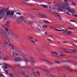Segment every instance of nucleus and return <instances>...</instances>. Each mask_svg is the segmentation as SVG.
I'll return each instance as SVG.
<instances>
[{"mask_svg": "<svg viewBox=\"0 0 77 77\" xmlns=\"http://www.w3.org/2000/svg\"><path fill=\"white\" fill-rule=\"evenodd\" d=\"M66 5L65 4L63 3L61 5H60L58 4H56L55 5V8L56 9L60 12H63V9H64L65 8H69L70 5L68 3H66Z\"/></svg>", "mask_w": 77, "mask_h": 77, "instance_id": "f257e3e1", "label": "nucleus"}, {"mask_svg": "<svg viewBox=\"0 0 77 77\" xmlns=\"http://www.w3.org/2000/svg\"><path fill=\"white\" fill-rule=\"evenodd\" d=\"M9 9L8 8L5 9V17H4V20H6L7 18V16L10 15V17H11L12 20H15L17 18V15H14V12L8 11Z\"/></svg>", "mask_w": 77, "mask_h": 77, "instance_id": "f03ea898", "label": "nucleus"}, {"mask_svg": "<svg viewBox=\"0 0 77 77\" xmlns=\"http://www.w3.org/2000/svg\"><path fill=\"white\" fill-rule=\"evenodd\" d=\"M5 30L7 32V34L8 35H5V36L3 35V33H0V35L4 38L5 40H7V41H10V39L8 38V37L10 36H11V35H12V32L11 30H9V29L8 28H5Z\"/></svg>", "mask_w": 77, "mask_h": 77, "instance_id": "7ed1b4c3", "label": "nucleus"}, {"mask_svg": "<svg viewBox=\"0 0 77 77\" xmlns=\"http://www.w3.org/2000/svg\"><path fill=\"white\" fill-rule=\"evenodd\" d=\"M75 10H71L69 8H67L66 7V9H65L64 10V12L65 14H67L68 15H70L71 14H70L69 12H70L72 14H74L75 13ZM68 11L69 12H68Z\"/></svg>", "mask_w": 77, "mask_h": 77, "instance_id": "20e7f679", "label": "nucleus"}, {"mask_svg": "<svg viewBox=\"0 0 77 77\" xmlns=\"http://www.w3.org/2000/svg\"><path fill=\"white\" fill-rule=\"evenodd\" d=\"M17 23H20L21 21L22 23L24 24L26 23V21L25 20V18L23 17H21L18 18L17 19Z\"/></svg>", "mask_w": 77, "mask_h": 77, "instance_id": "39448f33", "label": "nucleus"}, {"mask_svg": "<svg viewBox=\"0 0 77 77\" xmlns=\"http://www.w3.org/2000/svg\"><path fill=\"white\" fill-rule=\"evenodd\" d=\"M65 60H62V61H61V62H59V61H56L55 60L54 61V62L55 63H57L58 64H59V65L60 64V63H63V62H70V61L68 60L67 59H65Z\"/></svg>", "mask_w": 77, "mask_h": 77, "instance_id": "423d86ee", "label": "nucleus"}, {"mask_svg": "<svg viewBox=\"0 0 77 77\" xmlns=\"http://www.w3.org/2000/svg\"><path fill=\"white\" fill-rule=\"evenodd\" d=\"M5 9H2L0 11V16H3V18L4 20V17H5Z\"/></svg>", "mask_w": 77, "mask_h": 77, "instance_id": "0eeeda50", "label": "nucleus"}, {"mask_svg": "<svg viewBox=\"0 0 77 77\" xmlns=\"http://www.w3.org/2000/svg\"><path fill=\"white\" fill-rule=\"evenodd\" d=\"M4 65H5V66H2V68L3 69L5 70H6V69H8V67L7 66H8L9 67V65L6 64V63H4Z\"/></svg>", "mask_w": 77, "mask_h": 77, "instance_id": "6e6552de", "label": "nucleus"}, {"mask_svg": "<svg viewBox=\"0 0 77 77\" xmlns=\"http://www.w3.org/2000/svg\"><path fill=\"white\" fill-rule=\"evenodd\" d=\"M54 14L55 15H56V16H57L59 18V19L60 20H62V16L60 15L59 14L56 12H54Z\"/></svg>", "mask_w": 77, "mask_h": 77, "instance_id": "1a4fd4ad", "label": "nucleus"}, {"mask_svg": "<svg viewBox=\"0 0 77 77\" xmlns=\"http://www.w3.org/2000/svg\"><path fill=\"white\" fill-rule=\"evenodd\" d=\"M0 31H1L3 33L2 34L3 35H4V36H5V35H8L6 32L4 30L2 29H0Z\"/></svg>", "mask_w": 77, "mask_h": 77, "instance_id": "9d476101", "label": "nucleus"}, {"mask_svg": "<svg viewBox=\"0 0 77 77\" xmlns=\"http://www.w3.org/2000/svg\"><path fill=\"white\" fill-rule=\"evenodd\" d=\"M32 74L34 75H37V76H40V73L39 72L37 71L36 72H32Z\"/></svg>", "mask_w": 77, "mask_h": 77, "instance_id": "9b49d317", "label": "nucleus"}, {"mask_svg": "<svg viewBox=\"0 0 77 77\" xmlns=\"http://www.w3.org/2000/svg\"><path fill=\"white\" fill-rule=\"evenodd\" d=\"M38 14L42 17H44V18H46L47 17V15L42 14V13H39Z\"/></svg>", "mask_w": 77, "mask_h": 77, "instance_id": "f8f14e48", "label": "nucleus"}, {"mask_svg": "<svg viewBox=\"0 0 77 77\" xmlns=\"http://www.w3.org/2000/svg\"><path fill=\"white\" fill-rule=\"evenodd\" d=\"M68 50L70 51H71V52H72L74 53H77V50H73L71 49H69V50L66 49V50Z\"/></svg>", "mask_w": 77, "mask_h": 77, "instance_id": "ddd939ff", "label": "nucleus"}, {"mask_svg": "<svg viewBox=\"0 0 77 77\" xmlns=\"http://www.w3.org/2000/svg\"><path fill=\"white\" fill-rule=\"evenodd\" d=\"M42 28V27H41V26L40 25H38L37 26V29L38 30H39V32H41L42 31L41 30V29Z\"/></svg>", "mask_w": 77, "mask_h": 77, "instance_id": "4468645a", "label": "nucleus"}, {"mask_svg": "<svg viewBox=\"0 0 77 77\" xmlns=\"http://www.w3.org/2000/svg\"><path fill=\"white\" fill-rule=\"evenodd\" d=\"M14 60L15 62H18V61H20V60H21V58L17 57H15L14 59Z\"/></svg>", "mask_w": 77, "mask_h": 77, "instance_id": "2eb2a0df", "label": "nucleus"}, {"mask_svg": "<svg viewBox=\"0 0 77 77\" xmlns=\"http://www.w3.org/2000/svg\"><path fill=\"white\" fill-rule=\"evenodd\" d=\"M67 69L68 71H70V72H72V71H75V72H76V71H75L72 70L71 69V68H70V67H67Z\"/></svg>", "mask_w": 77, "mask_h": 77, "instance_id": "dca6fc26", "label": "nucleus"}, {"mask_svg": "<svg viewBox=\"0 0 77 77\" xmlns=\"http://www.w3.org/2000/svg\"><path fill=\"white\" fill-rule=\"evenodd\" d=\"M12 54L13 56H18V54H17V53L15 51H14L12 52Z\"/></svg>", "mask_w": 77, "mask_h": 77, "instance_id": "f3484780", "label": "nucleus"}, {"mask_svg": "<svg viewBox=\"0 0 77 77\" xmlns=\"http://www.w3.org/2000/svg\"><path fill=\"white\" fill-rule=\"evenodd\" d=\"M11 36H13L15 37V38H18V36H17V35L14 34L13 33L11 35Z\"/></svg>", "mask_w": 77, "mask_h": 77, "instance_id": "a211bd4d", "label": "nucleus"}, {"mask_svg": "<svg viewBox=\"0 0 77 77\" xmlns=\"http://www.w3.org/2000/svg\"><path fill=\"white\" fill-rule=\"evenodd\" d=\"M40 5L42 6H43V7H44L45 8H48V6L47 5H42V4Z\"/></svg>", "mask_w": 77, "mask_h": 77, "instance_id": "6ab92c4d", "label": "nucleus"}, {"mask_svg": "<svg viewBox=\"0 0 77 77\" xmlns=\"http://www.w3.org/2000/svg\"><path fill=\"white\" fill-rule=\"evenodd\" d=\"M11 47V50H14L15 46H14L13 45Z\"/></svg>", "mask_w": 77, "mask_h": 77, "instance_id": "aec40b11", "label": "nucleus"}, {"mask_svg": "<svg viewBox=\"0 0 77 77\" xmlns=\"http://www.w3.org/2000/svg\"><path fill=\"white\" fill-rule=\"evenodd\" d=\"M30 63H31L32 65H35V63L33 61L31 60L30 61Z\"/></svg>", "mask_w": 77, "mask_h": 77, "instance_id": "412c9836", "label": "nucleus"}, {"mask_svg": "<svg viewBox=\"0 0 77 77\" xmlns=\"http://www.w3.org/2000/svg\"><path fill=\"white\" fill-rule=\"evenodd\" d=\"M44 23H50V22L48 21V20H44Z\"/></svg>", "mask_w": 77, "mask_h": 77, "instance_id": "4be33fe9", "label": "nucleus"}, {"mask_svg": "<svg viewBox=\"0 0 77 77\" xmlns=\"http://www.w3.org/2000/svg\"><path fill=\"white\" fill-rule=\"evenodd\" d=\"M54 30H55L56 31H59L60 32H64V31H62V30H59L58 29H57L56 28L54 29Z\"/></svg>", "mask_w": 77, "mask_h": 77, "instance_id": "5701e85b", "label": "nucleus"}, {"mask_svg": "<svg viewBox=\"0 0 77 77\" xmlns=\"http://www.w3.org/2000/svg\"><path fill=\"white\" fill-rule=\"evenodd\" d=\"M43 28L44 29H47V26L45 25L43 26Z\"/></svg>", "mask_w": 77, "mask_h": 77, "instance_id": "b1692460", "label": "nucleus"}, {"mask_svg": "<svg viewBox=\"0 0 77 77\" xmlns=\"http://www.w3.org/2000/svg\"><path fill=\"white\" fill-rule=\"evenodd\" d=\"M5 26H6L7 27H11L10 25L8 24V23H6L5 24Z\"/></svg>", "mask_w": 77, "mask_h": 77, "instance_id": "393cba45", "label": "nucleus"}, {"mask_svg": "<svg viewBox=\"0 0 77 77\" xmlns=\"http://www.w3.org/2000/svg\"><path fill=\"white\" fill-rule=\"evenodd\" d=\"M21 73L23 75H24V76H25V73H24V72L23 71H22L21 72Z\"/></svg>", "mask_w": 77, "mask_h": 77, "instance_id": "a878e982", "label": "nucleus"}, {"mask_svg": "<svg viewBox=\"0 0 77 77\" xmlns=\"http://www.w3.org/2000/svg\"><path fill=\"white\" fill-rule=\"evenodd\" d=\"M5 60H9V57L7 56L6 58L5 59Z\"/></svg>", "mask_w": 77, "mask_h": 77, "instance_id": "bb28decb", "label": "nucleus"}, {"mask_svg": "<svg viewBox=\"0 0 77 77\" xmlns=\"http://www.w3.org/2000/svg\"><path fill=\"white\" fill-rule=\"evenodd\" d=\"M60 56H62L63 57H64V56H65V55L63 54H60Z\"/></svg>", "mask_w": 77, "mask_h": 77, "instance_id": "cd10ccee", "label": "nucleus"}, {"mask_svg": "<svg viewBox=\"0 0 77 77\" xmlns=\"http://www.w3.org/2000/svg\"><path fill=\"white\" fill-rule=\"evenodd\" d=\"M9 76L10 77H14L13 76V74H12L11 73H10L9 74Z\"/></svg>", "mask_w": 77, "mask_h": 77, "instance_id": "c85d7f7f", "label": "nucleus"}, {"mask_svg": "<svg viewBox=\"0 0 77 77\" xmlns=\"http://www.w3.org/2000/svg\"><path fill=\"white\" fill-rule=\"evenodd\" d=\"M51 53L52 54H58V53L56 52H51Z\"/></svg>", "mask_w": 77, "mask_h": 77, "instance_id": "c756f323", "label": "nucleus"}, {"mask_svg": "<svg viewBox=\"0 0 77 77\" xmlns=\"http://www.w3.org/2000/svg\"><path fill=\"white\" fill-rule=\"evenodd\" d=\"M71 5H72V6H76V5H75V4L74 3V2H73L71 3Z\"/></svg>", "mask_w": 77, "mask_h": 77, "instance_id": "7c9ffc66", "label": "nucleus"}, {"mask_svg": "<svg viewBox=\"0 0 77 77\" xmlns=\"http://www.w3.org/2000/svg\"><path fill=\"white\" fill-rule=\"evenodd\" d=\"M17 15H21V13L20 12H17L16 13Z\"/></svg>", "mask_w": 77, "mask_h": 77, "instance_id": "2f4dec72", "label": "nucleus"}, {"mask_svg": "<svg viewBox=\"0 0 77 77\" xmlns=\"http://www.w3.org/2000/svg\"><path fill=\"white\" fill-rule=\"evenodd\" d=\"M65 31L64 32V33H67L68 32V30L66 29H65Z\"/></svg>", "mask_w": 77, "mask_h": 77, "instance_id": "473e14b6", "label": "nucleus"}, {"mask_svg": "<svg viewBox=\"0 0 77 77\" xmlns=\"http://www.w3.org/2000/svg\"><path fill=\"white\" fill-rule=\"evenodd\" d=\"M72 33V32L71 31H69L68 32V34H69L70 35H71V33Z\"/></svg>", "mask_w": 77, "mask_h": 77, "instance_id": "72a5a7b5", "label": "nucleus"}, {"mask_svg": "<svg viewBox=\"0 0 77 77\" xmlns=\"http://www.w3.org/2000/svg\"><path fill=\"white\" fill-rule=\"evenodd\" d=\"M28 39H33V38L31 37H30L29 36H28Z\"/></svg>", "mask_w": 77, "mask_h": 77, "instance_id": "f704fd0d", "label": "nucleus"}, {"mask_svg": "<svg viewBox=\"0 0 77 77\" xmlns=\"http://www.w3.org/2000/svg\"><path fill=\"white\" fill-rule=\"evenodd\" d=\"M9 67H10V68H12V69H13V70H14V68L12 67V66H9Z\"/></svg>", "mask_w": 77, "mask_h": 77, "instance_id": "c9c22d12", "label": "nucleus"}, {"mask_svg": "<svg viewBox=\"0 0 77 77\" xmlns=\"http://www.w3.org/2000/svg\"><path fill=\"white\" fill-rule=\"evenodd\" d=\"M47 40H48V41H50V42H52V40H51V39L47 38Z\"/></svg>", "mask_w": 77, "mask_h": 77, "instance_id": "e433bc0d", "label": "nucleus"}, {"mask_svg": "<svg viewBox=\"0 0 77 77\" xmlns=\"http://www.w3.org/2000/svg\"><path fill=\"white\" fill-rule=\"evenodd\" d=\"M64 52H65L66 53H71V52H69V51H64Z\"/></svg>", "mask_w": 77, "mask_h": 77, "instance_id": "4c0bfd02", "label": "nucleus"}, {"mask_svg": "<svg viewBox=\"0 0 77 77\" xmlns=\"http://www.w3.org/2000/svg\"><path fill=\"white\" fill-rule=\"evenodd\" d=\"M53 3V2H48V5H51Z\"/></svg>", "mask_w": 77, "mask_h": 77, "instance_id": "58836bf2", "label": "nucleus"}, {"mask_svg": "<svg viewBox=\"0 0 77 77\" xmlns=\"http://www.w3.org/2000/svg\"><path fill=\"white\" fill-rule=\"evenodd\" d=\"M50 76H51V77H54V75H53L52 74H50Z\"/></svg>", "mask_w": 77, "mask_h": 77, "instance_id": "ea45409f", "label": "nucleus"}, {"mask_svg": "<svg viewBox=\"0 0 77 77\" xmlns=\"http://www.w3.org/2000/svg\"><path fill=\"white\" fill-rule=\"evenodd\" d=\"M8 45L9 46H10V47H11L13 45H12L11 44H8Z\"/></svg>", "mask_w": 77, "mask_h": 77, "instance_id": "a19ab883", "label": "nucleus"}, {"mask_svg": "<svg viewBox=\"0 0 77 77\" xmlns=\"http://www.w3.org/2000/svg\"><path fill=\"white\" fill-rule=\"evenodd\" d=\"M62 30H65V28L64 27H62V28H61Z\"/></svg>", "mask_w": 77, "mask_h": 77, "instance_id": "79ce46f5", "label": "nucleus"}, {"mask_svg": "<svg viewBox=\"0 0 77 77\" xmlns=\"http://www.w3.org/2000/svg\"><path fill=\"white\" fill-rule=\"evenodd\" d=\"M49 27H50V28H51V29H55V28H54V27H52V26H49Z\"/></svg>", "mask_w": 77, "mask_h": 77, "instance_id": "37998d69", "label": "nucleus"}, {"mask_svg": "<svg viewBox=\"0 0 77 77\" xmlns=\"http://www.w3.org/2000/svg\"><path fill=\"white\" fill-rule=\"evenodd\" d=\"M62 76H63V77H66V75H65L64 74H62L61 75Z\"/></svg>", "mask_w": 77, "mask_h": 77, "instance_id": "c03bdc74", "label": "nucleus"}, {"mask_svg": "<svg viewBox=\"0 0 77 77\" xmlns=\"http://www.w3.org/2000/svg\"><path fill=\"white\" fill-rule=\"evenodd\" d=\"M7 24H8L9 25V24H10V21H7Z\"/></svg>", "mask_w": 77, "mask_h": 77, "instance_id": "a18cd8bd", "label": "nucleus"}, {"mask_svg": "<svg viewBox=\"0 0 77 77\" xmlns=\"http://www.w3.org/2000/svg\"><path fill=\"white\" fill-rule=\"evenodd\" d=\"M42 70H44V71H45V72H49L47 71V70H45V69H44L42 68Z\"/></svg>", "mask_w": 77, "mask_h": 77, "instance_id": "49530a36", "label": "nucleus"}, {"mask_svg": "<svg viewBox=\"0 0 77 77\" xmlns=\"http://www.w3.org/2000/svg\"><path fill=\"white\" fill-rule=\"evenodd\" d=\"M70 22H73V23H75V21L73 20H70Z\"/></svg>", "mask_w": 77, "mask_h": 77, "instance_id": "de8ad7c7", "label": "nucleus"}, {"mask_svg": "<svg viewBox=\"0 0 77 77\" xmlns=\"http://www.w3.org/2000/svg\"><path fill=\"white\" fill-rule=\"evenodd\" d=\"M71 44L72 45H73V46H75V47H76V45H74V43H72Z\"/></svg>", "mask_w": 77, "mask_h": 77, "instance_id": "09e8293b", "label": "nucleus"}, {"mask_svg": "<svg viewBox=\"0 0 77 77\" xmlns=\"http://www.w3.org/2000/svg\"><path fill=\"white\" fill-rule=\"evenodd\" d=\"M67 29H70V30H71V29H71V28H70L69 27H67Z\"/></svg>", "mask_w": 77, "mask_h": 77, "instance_id": "8fccbe9b", "label": "nucleus"}, {"mask_svg": "<svg viewBox=\"0 0 77 77\" xmlns=\"http://www.w3.org/2000/svg\"><path fill=\"white\" fill-rule=\"evenodd\" d=\"M9 70L8 69H7L5 71L6 72H9Z\"/></svg>", "mask_w": 77, "mask_h": 77, "instance_id": "3c124183", "label": "nucleus"}, {"mask_svg": "<svg viewBox=\"0 0 77 77\" xmlns=\"http://www.w3.org/2000/svg\"><path fill=\"white\" fill-rule=\"evenodd\" d=\"M2 27L3 28H4V29H5L6 28V27H5V26H4V25H2Z\"/></svg>", "mask_w": 77, "mask_h": 77, "instance_id": "603ef678", "label": "nucleus"}, {"mask_svg": "<svg viewBox=\"0 0 77 77\" xmlns=\"http://www.w3.org/2000/svg\"><path fill=\"white\" fill-rule=\"evenodd\" d=\"M5 44H8V42L6 41H5Z\"/></svg>", "mask_w": 77, "mask_h": 77, "instance_id": "864d4df0", "label": "nucleus"}, {"mask_svg": "<svg viewBox=\"0 0 77 77\" xmlns=\"http://www.w3.org/2000/svg\"><path fill=\"white\" fill-rule=\"evenodd\" d=\"M5 74H6V75H9V73L8 72H6L5 73Z\"/></svg>", "mask_w": 77, "mask_h": 77, "instance_id": "5fc2aeb1", "label": "nucleus"}, {"mask_svg": "<svg viewBox=\"0 0 77 77\" xmlns=\"http://www.w3.org/2000/svg\"><path fill=\"white\" fill-rule=\"evenodd\" d=\"M49 36H50V37H53V35H49Z\"/></svg>", "mask_w": 77, "mask_h": 77, "instance_id": "6e6d98bb", "label": "nucleus"}, {"mask_svg": "<svg viewBox=\"0 0 77 77\" xmlns=\"http://www.w3.org/2000/svg\"><path fill=\"white\" fill-rule=\"evenodd\" d=\"M64 2L65 3H66V2H68V0H64Z\"/></svg>", "mask_w": 77, "mask_h": 77, "instance_id": "4d7b16f0", "label": "nucleus"}, {"mask_svg": "<svg viewBox=\"0 0 77 77\" xmlns=\"http://www.w3.org/2000/svg\"><path fill=\"white\" fill-rule=\"evenodd\" d=\"M33 23V22H29V24H32Z\"/></svg>", "mask_w": 77, "mask_h": 77, "instance_id": "13d9d810", "label": "nucleus"}, {"mask_svg": "<svg viewBox=\"0 0 77 77\" xmlns=\"http://www.w3.org/2000/svg\"><path fill=\"white\" fill-rule=\"evenodd\" d=\"M0 75L1 76H3V75L2 73H0Z\"/></svg>", "mask_w": 77, "mask_h": 77, "instance_id": "bf43d9fd", "label": "nucleus"}, {"mask_svg": "<svg viewBox=\"0 0 77 77\" xmlns=\"http://www.w3.org/2000/svg\"><path fill=\"white\" fill-rule=\"evenodd\" d=\"M32 43H33V44H35V41H33L32 42Z\"/></svg>", "mask_w": 77, "mask_h": 77, "instance_id": "052dcab7", "label": "nucleus"}, {"mask_svg": "<svg viewBox=\"0 0 77 77\" xmlns=\"http://www.w3.org/2000/svg\"><path fill=\"white\" fill-rule=\"evenodd\" d=\"M24 60H26V61H28V60H27V59H26V58H25V59Z\"/></svg>", "mask_w": 77, "mask_h": 77, "instance_id": "680f3d73", "label": "nucleus"}, {"mask_svg": "<svg viewBox=\"0 0 77 77\" xmlns=\"http://www.w3.org/2000/svg\"><path fill=\"white\" fill-rule=\"evenodd\" d=\"M2 18H3V17H2V16L0 17V20H1V19H2Z\"/></svg>", "mask_w": 77, "mask_h": 77, "instance_id": "e2e57ef3", "label": "nucleus"}, {"mask_svg": "<svg viewBox=\"0 0 77 77\" xmlns=\"http://www.w3.org/2000/svg\"><path fill=\"white\" fill-rule=\"evenodd\" d=\"M25 77H29V76L28 75H26L25 76Z\"/></svg>", "mask_w": 77, "mask_h": 77, "instance_id": "0e129e2a", "label": "nucleus"}, {"mask_svg": "<svg viewBox=\"0 0 77 77\" xmlns=\"http://www.w3.org/2000/svg\"><path fill=\"white\" fill-rule=\"evenodd\" d=\"M49 8H48L51 9V7H50V6H48Z\"/></svg>", "mask_w": 77, "mask_h": 77, "instance_id": "69168bd1", "label": "nucleus"}, {"mask_svg": "<svg viewBox=\"0 0 77 77\" xmlns=\"http://www.w3.org/2000/svg\"><path fill=\"white\" fill-rule=\"evenodd\" d=\"M52 9H53V10H55V8H54V7H53L52 8Z\"/></svg>", "mask_w": 77, "mask_h": 77, "instance_id": "338daca9", "label": "nucleus"}, {"mask_svg": "<svg viewBox=\"0 0 77 77\" xmlns=\"http://www.w3.org/2000/svg\"><path fill=\"white\" fill-rule=\"evenodd\" d=\"M30 41L32 42V41H33V40H30Z\"/></svg>", "mask_w": 77, "mask_h": 77, "instance_id": "774afa93", "label": "nucleus"}]
</instances>
